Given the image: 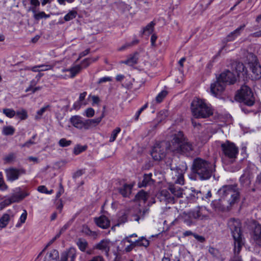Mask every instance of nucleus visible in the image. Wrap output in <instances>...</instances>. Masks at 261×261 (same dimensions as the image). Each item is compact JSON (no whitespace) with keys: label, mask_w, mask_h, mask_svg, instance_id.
<instances>
[{"label":"nucleus","mask_w":261,"mask_h":261,"mask_svg":"<svg viewBox=\"0 0 261 261\" xmlns=\"http://www.w3.org/2000/svg\"><path fill=\"white\" fill-rule=\"evenodd\" d=\"M193 150V145L185 137L182 132L176 131L171 136L169 142H161L153 147L151 155L154 161L163 160L167 151L188 155Z\"/></svg>","instance_id":"obj_1"},{"label":"nucleus","mask_w":261,"mask_h":261,"mask_svg":"<svg viewBox=\"0 0 261 261\" xmlns=\"http://www.w3.org/2000/svg\"><path fill=\"white\" fill-rule=\"evenodd\" d=\"M192 171L201 180L209 179L215 171V165L207 161L197 158L192 165Z\"/></svg>","instance_id":"obj_2"},{"label":"nucleus","mask_w":261,"mask_h":261,"mask_svg":"<svg viewBox=\"0 0 261 261\" xmlns=\"http://www.w3.org/2000/svg\"><path fill=\"white\" fill-rule=\"evenodd\" d=\"M233 239V251L235 255H238L242 247L244 245L245 241L241 231V224L239 220L230 219L228 222Z\"/></svg>","instance_id":"obj_3"},{"label":"nucleus","mask_w":261,"mask_h":261,"mask_svg":"<svg viewBox=\"0 0 261 261\" xmlns=\"http://www.w3.org/2000/svg\"><path fill=\"white\" fill-rule=\"evenodd\" d=\"M191 111L195 118H204L213 114L211 108L203 100L195 98L191 103Z\"/></svg>","instance_id":"obj_4"},{"label":"nucleus","mask_w":261,"mask_h":261,"mask_svg":"<svg viewBox=\"0 0 261 261\" xmlns=\"http://www.w3.org/2000/svg\"><path fill=\"white\" fill-rule=\"evenodd\" d=\"M218 193L222 198L230 196V198L227 201L230 205L237 202L240 198V192L236 184L222 186L218 190Z\"/></svg>","instance_id":"obj_5"},{"label":"nucleus","mask_w":261,"mask_h":261,"mask_svg":"<svg viewBox=\"0 0 261 261\" xmlns=\"http://www.w3.org/2000/svg\"><path fill=\"white\" fill-rule=\"evenodd\" d=\"M236 99L240 102L248 107L252 106L255 102V97L251 89L246 85H243L238 91Z\"/></svg>","instance_id":"obj_6"},{"label":"nucleus","mask_w":261,"mask_h":261,"mask_svg":"<svg viewBox=\"0 0 261 261\" xmlns=\"http://www.w3.org/2000/svg\"><path fill=\"white\" fill-rule=\"evenodd\" d=\"M223 158L229 160V162L233 163L237 158L239 153L238 147L232 142L226 141L221 145Z\"/></svg>","instance_id":"obj_7"},{"label":"nucleus","mask_w":261,"mask_h":261,"mask_svg":"<svg viewBox=\"0 0 261 261\" xmlns=\"http://www.w3.org/2000/svg\"><path fill=\"white\" fill-rule=\"evenodd\" d=\"M191 211V215L195 220H206L210 218V212L204 206H198Z\"/></svg>","instance_id":"obj_8"},{"label":"nucleus","mask_w":261,"mask_h":261,"mask_svg":"<svg viewBox=\"0 0 261 261\" xmlns=\"http://www.w3.org/2000/svg\"><path fill=\"white\" fill-rule=\"evenodd\" d=\"M5 172L7 180L13 181L17 180L21 174H24L25 171L23 169L9 168L5 170Z\"/></svg>","instance_id":"obj_9"},{"label":"nucleus","mask_w":261,"mask_h":261,"mask_svg":"<svg viewBox=\"0 0 261 261\" xmlns=\"http://www.w3.org/2000/svg\"><path fill=\"white\" fill-rule=\"evenodd\" d=\"M225 86L226 84L220 81L218 77L217 81L211 85V94L214 96L219 97L224 91Z\"/></svg>","instance_id":"obj_10"},{"label":"nucleus","mask_w":261,"mask_h":261,"mask_svg":"<svg viewBox=\"0 0 261 261\" xmlns=\"http://www.w3.org/2000/svg\"><path fill=\"white\" fill-rule=\"evenodd\" d=\"M113 243L108 239L101 240L98 243L94 246V249L100 250L106 256H108L110 248L112 246Z\"/></svg>","instance_id":"obj_11"},{"label":"nucleus","mask_w":261,"mask_h":261,"mask_svg":"<svg viewBox=\"0 0 261 261\" xmlns=\"http://www.w3.org/2000/svg\"><path fill=\"white\" fill-rule=\"evenodd\" d=\"M218 78L220 81L223 82L225 84H233L237 81L236 74L229 70H225L221 73Z\"/></svg>","instance_id":"obj_12"},{"label":"nucleus","mask_w":261,"mask_h":261,"mask_svg":"<svg viewBox=\"0 0 261 261\" xmlns=\"http://www.w3.org/2000/svg\"><path fill=\"white\" fill-rule=\"evenodd\" d=\"M253 175L249 170H246L240 178V182L241 187L244 188L249 187Z\"/></svg>","instance_id":"obj_13"},{"label":"nucleus","mask_w":261,"mask_h":261,"mask_svg":"<svg viewBox=\"0 0 261 261\" xmlns=\"http://www.w3.org/2000/svg\"><path fill=\"white\" fill-rule=\"evenodd\" d=\"M158 198L161 202H164L167 203H174L175 202L174 197L172 195L168 190H162L158 195Z\"/></svg>","instance_id":"obj_14"},{"label":"nucleus","mask_w":261,"mask_h":261,"mask_svg":"<svg viewBox=\"0 0 261 261\" xmlns=\"http://www.w3.org/2000/svg\"><path fill=\"white\" fill-rule=\"evenodd\" d=\"M71 124L76 128L81 129H87L86 120H84L83 118L79 115H74L70 118Z\"/></svg>","instance_id":"obj_15"},{"label":"nucleus","mask_w":261,"mask_h":261,"mask_svg":"<svg viewBox=\"0 0 261 261\" xmlns=\"http://www.w3.org/2000/svg\"><path fill=\"white\" fill-rule=\"evenodd\" d=\"M245 27L246 24H243L237 28L235 30L230 33L223 40L224 43H226L228 42L234 41L238 36L241 35L242 32L243 31Z\"/></svg>","instance_id":"obj_16"},{"label":"nucleus","mask_w":261,"mask_h":261,"mask_svg":"<svg viewBox=\"0 0 261 261\" xmlns=\"http://www.w3.org/2000/svg\"><path fill=\"white\" fill-rule=\"evenodd\" d=\"M76 256L75 248L70 247L62 253L60 261H74Z\"/></svg>","instance_id":"obj_17"},{"label":"nucleus","mask_w":261,"mask_h":261,"mask_svg":"<svg viewBox=\"0 0 261 261\" xmlns=\"http://www.w3.org/2000/svg\"><path fill=\"white\" fill-rule=\"evenodd\" d=\"M232 69L233 72H235V74L237 76L241 75L245 76L247 74V70L244 65L239 62H234L232 65Z\"/></svg>","instance_id":"obj_18"},{"label":"nucleus","mask_w":261,"mask_h":261,"mask_svg":"<svg viewBox=\"0 0 261 261\" xmlns=\"http://www.w3.org/2000/svg\"><path fill=\"white\" fill-rule=\"evenodd\" d=\"M95 222L98 227L102 229L108 228L110 225L109 220L105 216H101L98 218H96L95 219Z\"/></svg>","instance_id":"obj_19"},{"label":"nucleus","mask_w":261,"mask_h":261,"mask_svg":"<svg viewBox=\"0 0 261 261\" xmlns=\"http://www.w3.org/2000/svg\"><path fill=\"white\" fill-rule=\"evenodd\" d=\"M252 239L257 245L261 246V224L255 225Z\"/></svg>","instance_id":"obj_20"},{"label":"nucleus","mask_w":261,"mask_h":261,"mask_svg":"<svg viewBox=\"0 0 261 261\" xmlns=\"http://www.w3.org/2000/svg\"><path fill=\"white\" fill-rule=\"evenodd\" d=\"M252 75L251 76L254 80H258L261 78V66L259 63H256L250 67Z\"/></svg>","instance_id":"obj_21"},{"label":"nucleus","mask_w":261,"mask_h":261,"mask_svg":"<svg viewBox=\"0 0 261 261\" xmlns=\"http://www.w3.org/2000/svg\"><path fill=\"white\" fill-rule=\"evenodd\" d=\"M105 107H103V111L102 112L101 116L95 119L86 120L87 129H88L91 127L96 126L101 122L102 119L105 117Z\"/></svg>","instance_id":"obj_22"},{"label":"nucleus","mask_w":261,"mask_h":261,"mask_svg":"<svg viewBox=\"0 0 261 261\" xmlns=\"http://www.w3.org/2000/svg\"><path fill=\"white\" fill-rule=\"evenodd\" d=\"M169 190L174 197L180 198L182 197L183 189L178 186L175 185H170Z\"/></svg>","instance_id":"obj_23"},{"label":"nucleus","mask_w":261,"mask_h":261,"mask_svg":"<svg viewBox=\"0 0 261 261\" xmlns=\"http://www.w3.org/2000/svg\"><path fill=\"white\" fill-rule=\"evenodd\" d=\"M172 170H173L175 173V176H176L177 179L175 180V184H178L181 185L184 184V171L179 167H177L175 169H173L171 168Z\"/></svg>","instance_id":"obj_24"},{"label":"nucleus","mask_w":261,"mask_h":261,"mask_svg":"<svg viewBox=\"0 0 261 261\" xmlns=\"http://www.w3.org/2000/svg\"><path fill=\"white\" fill-rule=\"evenodd\" d=\"M211 205L215 211H223L225 208L224 204L220 199L212 201Z\"/></svg>","instance_id":"obj_25"},{"label":"nucleus","mask_w":261,"mask_h":261,"mask_svg":"<svg viewBox=\"0 0 261 261\" xmlns=\"http://www.w3.org/2000/svg\"><path fill=\"white\" fill-rule=\"evenodd\" d=\"M155 25L153 21H151L146 27L143 28L142 30L141 31L142 35H149L152 33L154 30V27Z\"/></svg>","instance_id":"obj_26"},{"label":"nucleus","mask_w":261,"mask_h":261,"mask_svg":"<svg viewBox=\"0 0 261 261\" xmlns=\"http://www.w3.org/2000/svg\"><path fill=\"white\" fill-rule=\"evenodd\" d=\"M192 211L188 213L184 212L182 215V218L184 222L188 226H191L194 223V219L191 215Z\"/></svg>","instance_id":"obj_27"},{"label":"nucleus","mask_w":261,"mask_h":261,"mask_svg":"<svg viewBox=\"0 0 261 261\" xmlns=\"http://www.w3.org/2000/svg\"><path fill=\"white\" fill-rule=\"evenodd\" d=\"M32 12L33 13V17L36 20H39L42 18H48L50 16L49 14H45L44 12H38L37 9H35L34 8L32 9Z\"/></svg>","instance_id":"obj_28"},{"label":"nucleus","mask_w":261,"mask_h":261,"mask_svg":"<svg viewBox=\"0 0 261 261\" xmlns=\"http://www.w3.org/2000/svg\"><path fill=\"white\" fill-rule=\"evenodd\" d=\"M133 187V185L125 184L121 188L119 189V192L123 197H128L131 193Z\"/></svg>","instance_id":"obj_29"},{"label":"nucleus","mask_w":261,"mask_h":261,"mask_svg":"<svg viewBox=\"0 0 261 261\" xmlns=\"http://www.w3.org/2000/svg\"><path fill=\"white\" fill-rule=\"evenodd\" d=\"M246 62L250 67L252 65L258 63L257 57L251 53H248L246 56Z\"/></svg>","instance_id":"obj_30"},{"label":"nucleus","mask_w":261,"mask_h":261,"mask_svg":"<svg viewBox=\"0 0 261 261\" xmlns=\"http://www.w3.org/2000/svg\"><path fill=\"white\" fill-rule=\"evenodd\" d=\"M81 70V67L79 65H76L69 69H62V71H69L70 75L68 76L71 78H73L77 73L80 72Z\"/></svg>","instance_id":"obj_31"},{"label":"nucleus","mask_w":261,"mask_h":261,"mask_svg":"<svg viewBox=\"0 0 261 261\" xmlns=\"http://www.w3.org/2000/svg\"><path fill=\"white\" fill-rule=\"evenodd\" d=\"M58 257V251L57 250H53L46 254L44 258V261H53L56 260Z\"/></svg>","instance_id":"obj_32"},{"label":"nucleus","mask_w":261,"mask_h":261,"mask_svg":"<svg viewBox=\"0 0 261 261\" xmlns=\"http://www.w3.org/2000/svg\"><path fill=\"white\" fill-rule=\"evenodd\" d=\"M138 54L135 53L134 55L130 56L126 60L123 61V63L128 65L129 66H133V65L137 63L138 58Z\"/></svg>","instance_id":"obj_33"},{"label":"nucleus","mask_w":261,"mask_h":261,"mask_svg":"<svg viewBox=\"0 0 261 261\" xmlns=\"http://www.w3.org/2000/svg\"><path fill=\"white\" fill-rule=\"evenodd\" d=\"M16 193L13 194L16 198L17 201L19 202L24 199L25 197L29 195V193L25 191H21L18 189Z\"/></svg>","instance_id":"obj_34"},{"label":"nucleus","mask_w":261,"mask_h":261,"mask_svg":"<svg viewBox=\"0 0 261 261\" xmlns=\"http://www.w3.org/2000/svg\"><path fill=\"white\" fill-rule=\"evenodd\" d=\"M76 244L78 246L79 249L83 252H84L86 250L88 245L87 241L81 238H80L77 240Z\"/></svg>","instance_id":"obj_35"},{"label":"nucleus","mask_w":261,"mask_h":261,"mask_svg":"<svg viewBox=\"0 0 261 261\" xmlns=\"http://www.w3.org/2000/svg\"><path fill=\"white\" fill-rule=\"evenodd\" d=\"M10 219V215L8 214H4L0 218V227L5 228L7 226Z\"/></svg>","instance_id":"obj_36"},{"label":"nucleus","mask_w":261,"mask_h":261,"mask_svg":"<svg viewBox=\"0 0 261 261\" xmlns=\"http://www.w3.org/2000/svg\"><path fill=\"white\" fill-rule=\"evenodd\" d=\"M15 131V129L12 126H4L2 128V134L5 136L13 135Z\"/></svg>","instance_id":"obj_37"},{"label":"nucleus","mask_w":261,"mask_h":261,"mask_svg":"<svg viewBox=\"0 0 261 261\" xmlns=\"http://www.w3.org/2000/svg\"><path fill=\"white\" fill-rule=\"evenodd\" d=\"M152 174H145L143 176V179L140 184V187H146L150 185L152 182Z\"/></svg>","instance_id":"obj_38"},{"label":"nucleus","mask_w":261,"mask_h":261,"mask_svg":"<svg viewBox=\"0 0 261 261\" xmlns=\"http://www.w3.org/2000/svg\"><path fill=\"white\" fill-rule=\"evenodd\" d=\"M167 95V92L166 90H163L161 92H160L158 95L156 96L154 100L152 101V103H159L161 102L165 98V97Z\"/></svg>","instance_id":"obj_39"},{"label":"nucleus","mask_w":261,"mask_h":261,"mask_svg":"<svg viewBox=\"0 0 261 261\" xmlns=\"http://www.w3.org/2000/svg\"><path fill=\"white\" fill-rule=\"evenodd\" d=\"M15 115H16V117H17L21 120H25L28 117L27 111L23 109H21L16 111Z\"/></svg>","instance_id":"obj_40"},{"label":"nucleus","mask_w":261,"mask_h":261,"mask_svg":"<svg viewBox=\"0 0 261 261\" xmlns=\"http://www.w3.org/2000/svg\"><path fill=\"white\" fill-rule=\"evenodd\" d=\"M77 12L75 10L70 11L64 17L65 21H68L75 18L77 15Z\"/></svg>","instance_id":"obj_41"},{"label":"nucleus","mask_w":261,"mask_h":261,"mask_svg":"<svg viewBox=\"0 0 261 261\" xmlns=\"http://www.w3.org/2000/svg\"><path fill=\"white\" fill-rule=\"evenodd\" d=\"M136 198L138 200H142L145 202L148 198L147 193L142 190L139 192L136 196Z\"/></svg>","instance_id":"obj_42"},{"label":"nucleus","mask_w":261,"mask_h":261,"mask_svg":"<svg viewBox=\"0 0 261 261\" xmlns=\"http://www.w3.org/2000/svg\"><path fill=\"white\" fill-rule=\"evenodd\" d=\"M50 108V106L47 105L41 108L40 110H38L37 112V115L35 116L36 119H39L41 118V116L44 114V113L49 109Z\"/></svg>","instance_id":"obj_43"},{"label":"nucleus","mask_w":261,"mask_h":261,"mask_svg":"<svg viewBox=\"0 0 261 261\" xmlns=\"http://www.w3.org/2000/svg\"><path fill=\"white\" fill-rule=\"evenodd\" d=\"M3 113L7 117L12 118L14 117L16 112L12 109L5 108L3 110Z\"/></svg>","instance_id":"obj_44"},{"label":"nucleus","mask_w":261,"mask_h":261,"mask_svg":"<svg viewBox=\"0 0 261 261\" xmlns=\"http://www.w3.org/2000/svg\"><path fill=\"white\" fill-rule=\"evenodd\" d=\"M121 129L120 127H116L112 132L111 136L110 138L109 141L113 142L116 139L118 134L120 132Z\"/></svg>","instance_id":"obj_45"},{"label":"nucleus","mask_w":261,"mask_h":261,"mask_svg":"<svg viewBox=\"0 0 261 261\" xmlns=\"http://www.w3.org/2000/svg\"><path fill=\"white\" fill-rule=\"evenodd\" d=\"M17 202L16 197L13 195L10 198L5 199L2 202L4 206L8 205L12 203Z\"/></svg>","instance_id":"obj_46"},{"label":"nucleus","mask_w":261,"mask_h":261,"mask_svg":"<svg viewBox=\"0 0 261 261\" xmlns=\"http://www.w3.org/2000/svg\"><path fill=\"white\" fill-rule=\"evenodd\" d=\"M94 110L92 108H89L85 110L83 115L87 117L90 118L92 117L94 115Z\"/></svg>","instance_id":"obj_47"},{"label":"nucleus","mask_w":261,"mask_h":261,"mask_svg":"<svg viewBox=\"0 0 261 261\" xmlns=\"http://www.w3.org/2000/svg\"><path fill=\"white\" fill-rule=\"evenodd\" d=\"M72 142L70 140H67L65 138H62L59 141V144L61 147H67L71 144Z\"/></svg>","instance_id":"obj_48"},{"label":"nucleus","mask_w":261,"mask_h":261,"mask_svg":"<svg viewBox=\"0 0 261 261\" xmlns=\"http://www.w3.org/2000/svg\"><path fill=\"white\" fill-rule=\"evenodd\" d=\"M38 68H39V72L41 71H47L53 69V66L50 65L41 64L38 65Z\"/></svg>","instance_id":"obj_49"},{"label":"nucleus","mask_w":261,"mask_h":261,"mask_svg":"<svg viewBox=\"0 0 261 261\" xmlns=\"http://www.w3.org/2000/svg\"><path fill=\"white\" fill-rule=\"evenodd\" d=\"M27 212L25 210H24L19 219L20 224L17 223L16 226L18 227L21 225V224L24 223L27 219Z\"/></svg>","instance_id":"obj_50"},{"label":"nucleus","mask_w":261,"mask_h":261,"mask_svg":"<svg viewBox=\"0 0 261 261\" xmlns=\"http://www.w3.org/2000/svg\"><path fill=\"white\" fill-rule=\"evenodd\" d=\"M86 148V147H85L82 146H80V145H76L74 148L73 153L75 155L79 154L80 153H81V152H82L83 151L85 150Z\"/></svg>","instance_id":"obj_51"},{"label":"nucleus","mask_w":261,"mask_h":261,"mask_svg":"<svg viewBox=\"0 0 261 261\" xmlns=\"http://www.w3.org/2000/svg\"><path fill=\"white\" fill-rule=\"evenodd\" d=\"M30 2L32 6L29 8V10L31 12L32 8L37 9V7L40 5V2L39 0H30Z\"/></svg>","instance_id":"obj_52"},{"label":"nucleus","mask_w":261,"mask_h":261,"mask_svg":"<svg viewBox=\"0 0 261 261\" xmlns=\"http://www.w3.org/2000/svg\"><path fill=\"white\" fill-rule=\"evenodd\" d=\"M140 242V246H143L145 247H147L149 245V242L148 240L144 237H141L139 239Z\"/></svg>","instance_id":"obj_53"},{"label":"nucleus","mask_w":261,"mask_h":261,"mask_svg":"<svg viewBox=\"0 0 261 261\" xmlns=\"http://www.w3.org/2000/svg\"><path fill=\"white\" fill-rule=\"evenodd\" d=\"M127 221V216L126 214L124 213L122 215L120 216L118 218V225H120L121 224H123L125 223Z\"/></svg>","instance_id":"obj_54"},{"label":"nucleus","mask_w":261,"mask_h":261,"mask_svg":"<svg viewBox=\"0 0 261 261\" xmlns=\"http://www.w3.org/2000/svg\"><path fill=\"white\" fill-rule=\"evenodd\" d=\"M97 59H98V57L86 58L83 60V64H86V66H88L91 63L97 61Z\"/></svg>","instance_id":"obj_55"},{"label":"nucleus","mask_w":261,"mask_h":261,"mask_svg":"<svg viewBox=\"0 0 261 261\" xmlns=\"http://www.w3.org/2000/svg\"><path fill=\"white\" fill-rule=\"evenodd\" d=\"M148 107V104L145 103L144 106H143L136 113L135 115V120H138L141 113L146 109Z\"/></svg>","instance_id":"obj_56"},{"label":"nucleus","mask_w":261,"mask_h":261,"mask_svg":"<svg viewBox=\"0 0 261 261\" xmlns=\"http://www.w3.org/2000/svg\"><path fill=\"white\" fill-rule=\"evenodd\" d=\"M73 220L71 219L67 222L60 229V233L64 232L72 223Z\"/></svg>","instance_id":"obj_57"},{"label":"nucleus","mask_w":261,"mask_h":261,"mask_svg":"<svg viewBox=\"0 0 261 261\" xmlns=\"http://www.w3.org/2000/svg\"><path fill=\"white\" fill-rule=\"evenodd\" d=\"M112 79L111 77H109V76L102 77L99 79L97 83L98 84H101L102 83H106L107 82H111V81H112Z\"/></svg>","instance_id":"obj_58"},{"label":"nucleus","mask_w":261,"mask_h":261,"mask_svg":"<svg viewBox=\"0 0 261 261\" xmlns=\"http://www.w3.org/2000/svg\"><path fill=\"white\" fill-rule=\"evenodd\" d=\"M7 189H8V186L5 184L3 178L2 177H0V191H4L7 190Z\"/></svg>","instance_id":"obj_59"},{"label":"nucleus","mask_w":261,"mask_h":261,"mask_svg":"<svg viewBox=\"0 0 261 261\" xmlns=\"http://www.w3.org/2000/svg\"><path fill=\"white\" fill-rule=\"evenodd\" d=\"M35 142L33 141L32 139L29 140V141L25 142L24 144L20 145L21 147H28L29 148L32 145L35 144Z\"/></svg>","instance_id":"obj_60"},{"label":"nucleus","mask_w":261,"mask_h":261,"mask_svg":"<svg viewBox=\"0 0 261 261\" xmlns=\"http://www.w3.org/2000/svg\"><path fill=\"white\" fill-rule=\"evenodd\" d=\"M91 97V99L92 100V105L94 106L95 104H98L100 102V99L97 96L95 95H92L89 96Z\"/></svg>","instance_id":"obj_61"},{"label":"nucleus","mask_w":261,"mask_h":261,"mask_svg":"<svg viewBox=\"0 0 261 261\" xmlns=\"http://www.w3.org/2000/svg\"><path fill=\"white\" fill-rule=\"evenodd\" d=\"M84 231L85 232V233L86 234L89 235V236H93V237H95L96 236V233L95 232L91 231L88 228H86L84 230Z\"/></svg>","instance_id":"obj_62"},{"label":"nucleus","mask_w":261,"mask_h":261,"mask_svg":"<svg viewBox=\"0 0 261 261\" xmlns=\"http://www.w3.org/2000/svg\"><path fill=\"white\" fill-rule=\"evenodd\" d=\"M192 196H193L195 197H196L197 198H199L201 197L200 195L201 194V193L200 191L193 190H192ZM201 198H203L202 197H201Z\"/></svg>","instance_id":"obj_63"},{"label":"nucleus","mask_w":261,"mask_h":261,"mask_svg":"<svg viewBox=\"0 0 261 261\" xmlns=\"http://www.w3.org/2000/svg\"><path fill=\"white\" fill-rule=\"evenodd\" d=\"M249 36L253 38H259L261 37V30H259L254 33H251L249 35Z\"/></svg>","instance_id":"obj_64"}]
</instances>
